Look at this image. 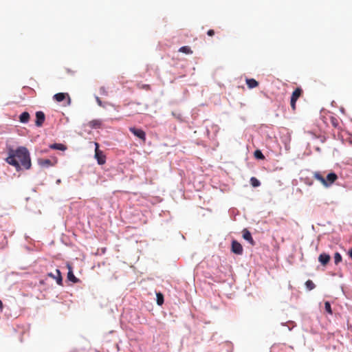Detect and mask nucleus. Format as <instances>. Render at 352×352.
I'll use <instances>...</instances> for the list:
<instances>
[{
	"mask_svg": "<svg viewBox=\"0 0 352 352\" xmlns=\"http://www.w3.org/2000/svg\"><path fill=\"white\" fill-rule=\"evenodd\" d=\"M6 161L14 166L17 170L21 169V165L27 170L30 169L32 165L30 152L25 146H19L16 149L10 147Z\"/></svg>",
	"mask_w": 352,
	"mask_h": 352,
	"instance_id": "f257e3e1",
	"label": "nucleus"
},
{
	"mask_svg": "<svg viewBox=\"0 0 352 352\" xmlns=\"http://www.w3.org/2000/svg\"><path fill=\"white\" fill-rule=\"evenodd\" d=\"M314 177L319 181L324 187L329 188L338 179V175L334 172H331L327 174L326 178L324 177L318 171L313 173Z\"/></svg>",
	"mask_w": 352,
	"mask_h": 352,
	"instance_id": "f03ea898",
	"label": "nucleus"
},
{
	"mask_svg": "<svg viewBox=\"0 0 352 352\" xmlns=\"http://www.w3.org/2000/svg\"><path fill=\"white\" fill-rule=\"evenodd\" d=\"M301 92H302V90L300 88L296 89L292 92V94L291 96L290 104H291V107H292V109H294V110L296 108V102L297 100L298 99V98L300 96Z\"/></svg>",
	"mask_w": 352,
	"mask_h": 352,
	"instance_id": "7ed1b4c3",
	"label": "nucleus"
},
{
	"mask_svg": "<svg viewBox=\"0 0 352 352\" xmlns=\"http://www.w3.org/2000/svg\"><path fill=\"white\" fill-rule=\"evenodd\" d=\"M129 131L136 137L142 140L143 142L146 140V133L141 129L135 127H130Z\"/></svg>",
	"mask_w": 352,
	"mask_h": 352,
	"instance_id": "20e7f679",
	"label": "nucleus"
},
{
	"mask_svg": "<svg viewBox=\"0 0 352 352\" xmlns=\"http://www.w3.org/2000/svg\"><path fill=\"white\" fill-rule=\"evenodd\" d=\"M232 252L236 254L241 255L243 254V247L238 241L233 240L231 244Z\"/></svg>",
	"mask_w": 352,
	"mask_h": 352,
	"instance_id": "39448f33",
	"label": "nucleus"
},
{
	"mask_svg": "<svg viewBox=\"0 0 352 352\" xmlns=\"http://www.w3.org/2000/svg\"><path fill=\"white\" fill-rule=\"evenodd\" d=\"M47 276L55 279L56 281V283L58 285H63V278L61 275V272L58 269L56 270V274H54L52 272H50L47 274Z\"/></svg>",
	"mask_w": 352,
	"mask_h": 352,
	"instance_id": "423d86ee",
	"label": "nucleus"
},
{
	"mask_svg": "<svg viewBox=\"0 0 352 352\" xmlns=\"http://www.w3.org/2000/svg\"><path fill=\"white\" fill-rule=\"evenodd\" d=\"M45 116L43 111H36V120L35 124L36 126H41L45 121Z\"/></svg>",
	"mask_w": 352,
	"mask_h": 352,
	"instance_id": "0eeeda50",
	"label": "nucleus"
},
{
	"mask_svg": "<svg viewBox=\"0 0 352 352\" xmlns=\"http://www.w3.org/2000/svg\"><path fill=\"white\" fill-rule=\"evenodd\" d=\"M243 238L247 241L249 243H250L251 245H254V241L253 240V238L252 236V234L251 232L248 230L246 228H245L243 230Z\"/></svg>",
	"mask_w": 352,
	"mask_h": 352,
	"instance_id": "6e6552de",
	"label": "nucleus"
},
{
	"mask_svg": "<svg viewBox=\"0 0 352 352\" xmlns=\"http://www.w3.org/2000/svg\"><path fill=\"white\" fill-rule=\"evenodd\" d=\"M38 164L41 167H50L54 166V163L50 159H38Z\"/></svg>",
	"mask_w": 352,
	"mask_h": 352,
	"instance_id": "1a4fd4ad",
	"label": "nucleus"
},
{
	"mask_svg": "<svg viewBox=\"0 0 352 352\" xmlns=\"http://www.w3.org/2000/svg\"><path fill=\"white\" fill-rule=\"evenodd\" d=\"M318 261L322 265H326L330 261V256L323 252L319 255Z\"/></svg>",
	"mask_w": 352,
	"mask_h": 352,
	"instance_id": "9d476101",
	"label": "nucleus"
},
{
	"mask_svg": "<svg viewBox=\"0 0 352 352\" xmlns=\"http://www.w3.org/2000/svg\"><path fill=\"white\" fill-rule=\"evenodd\" d=\"M95 157L97 160L98 164H104L106 162L105 156L102 154V152L97 149L96 150Z\"/></svg>",
	"mask_w": 352,
	"mask_h": 352,
	"instance_id": "9b49d317",
	"label": "nucleus"
},
{
	"mask_svg": "<svg viewBox=\"0 0 352 352\" xmlns=\"http://www.w3.org/2000/svg\"><path fill=\"white\" fill-rule=\"evenodd\" d=\"M66 96H67V98H68V104H69L70 103V98L69 97L67 94L58 93V94H54L53 98L57 102H62L65 99Z\"/></svg>",
	"mask_w": 352,
	"mask_h": 352,
	"instance_id": "f8f14e48",
	"label": "nucleus"
},
{
	"mask_svg": "<svg viewBox=\"0 0 352 352\" xmlns=\"http://www.w3.org/2000/svg\"><path fill=\"white\" fill-rule=\"evenodd\" d=\"M67 279L74 283H78L79 281V279L77 278L74 276V274L72 272V267L70 266H69V271L67 273Z\"/></svg>",
	"mask_w": 352,
	"mask_h": 352,
	"instance_id": "ddd939ff",
	"label": "nucleus"
},
{
	"mask_svg": "<svg viewBox=\"0 0 352 352\" xmlns=\"http://www.w3.org/2000/svg\"><path fill=\"white\" fill-rule=\"evenodd\" d=\"M49 148L51 149H55V150H59V151H65L67 149V147L60 143H54L52 144L49 146Z\"/></svg>",
	"mask_w": 352,
	"mask_h": 352,
	"instance_id": "4468645a",
	"label": "nucleus"
},
{
	"mask_svg": "<svg viewBox=\"0 0 352 352\" xmlns=\"http://www.w3.org/2000/svg\"><path fill=\"white\" fill-rule=\"evenodd\" d=\"M30 119V114L27 111L23 112L19 116V120L21 123H27Z\"/></svg>",
	"mask_w": 352,
	"mask_h": 352,
	"instance_id": "2eb2a0df",
	"label": "nucleus"
},
{
	"mask_svg": "<svg viewBox=\"0 0 352 352\" xmlns=\"http://www.w3.org/2000/svg\"><path fill=\"white\" fill-rule=\"evenodd\" d=\"M246 84L249 88L252 89L258 86V82L254 78L246 79Z\"/></svg>",
	"mask_w": 352,
	"mask_h": 352,
	"instance_id": "dca6fc26",
	"label": "nucleus"
},
{
	"mask_svg": "<svg viewBox=\"0 0 352 352\" xmlns=\"http://www.w3.org/2000/svg\"><path fill=\"white\" fill-rule=\"evenodd\" d=\"M156 300L157 304L160 306L162 305L164 303V296L162 293L157 292L156 293Z\"/></svg>",
	"mask_w": 352,
	"mask_h": 352,
	"instance_id": "f3484780",
	"label": "nucleus"
},
{
	"mask_svg": "<svg viewBox=\"0 0 352 352\" xmlns=\"http://www.w3.org/2000/svg\"><path fill=\"white\" fill-rule=\"evenodd\" d=\"M250 184L253 187H258L261 185L260 181L254 177L250 178Z\"/></svg>",
	"mask_w": 352,
	"mask_h": 352,
	"instance_id": "a211bd4d",
	"label": "nucleus"
},
{
	"mask_svg": "<svg viewBox=\"0 0 352 352\" xmlns=\"http://www.w3.org/2000/svg\"><path fill=\"white\" fill-rule=\"evenodd\" d=\"M305 286L309 291H311L316 287V285L311 280H308L305 282Z\"/></svg>",
	"mask_w": 352,
	"mask_h": 352,
	"instance_id": "6ab92c4d",
	"label": "nucleus"
},
{
	"mask_svg": "<svg viewBox=\"0 0 352 352\" xmlns=\"http://www.w3.org/2000/svg\"><path fill=\"white\" fill-rule=\"evenodd\" d=\"M179 52H183L187 54H192V52L188 46H182L179 49Z\"/></svg>",
	"mask_w": 352,
	"mask_h": 352,
	"instance_id": "aec40b11",
	"label": "nucleus"
},
{
	"mask_svg": "<svg viewBox=\"0 0 352 352\" xmlns=\"http://www.w3.org/2000/svg\"><path fill=\"white\" fill-rule=\"evenodd\" d=\"M334 263L336 265H338L342 261V256L339 252H336L334 254Z\"/></svg>",
	"mask_w": 352,
	"mask_h": 352,
	"instance_id": "412c9836",
	"label": "nucleus"
},
{
	"mask_svg": "<svg viewBox=\"0 0 352 352\" xmlns=\"http://www.w3.org/2000/svg\"><path fill=\"white\" fill-rule=\"evenodd\" d=\"M254 157L258 160H263L265 158L264 155L260 150H256L254 151Z\"/></svg>",
	"mask_w": 352,
	"mask_h": 352,
	"instance_id": "4be33fe9",
	"label": "nucleus"
},
{
	"mask_svg": "<svg viewBox=\"0 0 352 352\" xmlns=\"http://www.w3.org/2000/svg\"><path fill=\"white\" fill-rule=\"evenodd\" d=\"M324 309L328 314H332L331 306L329 301L324 302Z\"/></svg>",
	"mask_w": 352,
	"mask_h": 352,
	"instance_id": "5701e85b",
	"label": "nucleus"
},
{
	"mask_svg": "<svg viewBox=\"0 0 352 352\" xmlns=\"http://www.w3.org/2000/svg\"><path fill=\"white\" fill-rule=\"evenodd\" d=\"M100 94L101 95H103V96H107V91L106 90L105 87H101L100 88Z\"/></svg>",
	"mask_w": 352,
	"mask_h": 352,
	"instance_id": "b1692460",
	"label": "nucleus"
},
{
	"mask_svg": "<svg viewBox=\"0 0 352 352\" xmlns=\"http://www.w3.org/2000/svg\"><path fill=\"white\" fill-rule=\"evenodd\" d=\"M98 122L96 120H92L89 122V126L92 128H97L98 127Z\"/></svg>",
	"mask_w": 352,
	"mask_h": 352,
	"instance_id": "393cba45",
	"label": "nucleus"
},
{
	"mask_svg": "<svg viewBox=\"0 0 352 352\" xmlns=\"http://www.w3.org/2000/svg\"><path fill=\"white\" fill-rule=\"evenodd\" d=\"M331 124L334 127H337L339 124L338 120L336 118L331 119Z\"/></svg>",
	"mask_w": 352,
	"mask_h": 352,
	"instance_id": "a878e982",
	"label": "nucleus"
},
{
	"mask_svg": "<svg viewBox=\"0 0 352 352\" xmlns=\"http://www.w3.org/2000/svg\"><path fill=\"white\" fill-rule=\"evenodd\" d=\"M96 100L98 103V104L100 107H103L102 105V102L101 101V100L100 99V98L98 96H96Z\"/></svg>",
	"mask_w": 352,
	"mask_h": 352,
	"instance_id": "bb28decb",
	"label": "nucleus"
},
{
	"mask_svg": "<svg viewBox=\"0 0 352 352\" xmlns=\"http://www.w3.org/2000/svg\"><path fill=\"white\" fill-rule=\"evenodd\" d=\"M207 34L210 36H213L214 34V31L213 30H209Z\"/></svg>",
	"mask_w": 352,
	"mask_h": 352,
	"instance_id": "cd10ccee",
	"label": "nucleus"
},
{
	"mask_svg": "<svg viewBox=\"0 0 352 352\" xmlns=\"http://www.w3.org/2000/svg\"><path fill=\"white\" fill-rule=\"evenodd\" d=\"M349 256L352 259V248L349 250Z\"/></svg>",
	"mask_w": 352,
	"mask_h": 352,
	"instance_id": "c85d7f7f",
	"label": "nucleus"
},
{
	"mask_svg": "<svg viewBox=\"0 0 352 352\" xmlns=\"http://www.w3.org/2000/svg\"><path fill=\"white\" fill-rule=\"evenodd\" d=\"M41 152L42 153H47V149L42 150Z\"/></svg>",
	"mask_w": 352,
	"mask_h": 352,
	"instance_id": "c756f323",
	"label": "nucleus"
},
{
	"mask_svg": "<svg viewBox=\"0 0 352 352\" xmlns=\"http://www.w3.org/2000/svg\"><path fill=\"white\" fill-rule=\"evenodd\" d=\"M2 307H3V303H2L1 300H0V308H2Z\"/></svg>",
	"mask_w": 352,
	"mask_h": 352,
	"instance_id": "7c9ffc66",
	"label": "nucleus"
},
{
	"mask_svg": "<svg viewBox=\"0 0 352 352\" xmlns=\"http://www.w3.org/2000/svg\"><path fill=\"white\" fill-rule=\"evenodd\" d=\"M281 324H282L283 326H286V325H287V323L282 322V323H281Z\"/></svg>",
	"mask_w": 352,
	"mask_h": 352,
	"instance_id": "2f4dec72",
	"label": "nucleus"
},
{
	"mask_svg": "<svg viewBox=\"0 0 352 352\" xmlns=\"http://www.w3.org/2000/svg\"><path fill=\"white\" fill-rule=\"evenodd\" d=\"M60 182V179H58V180L56 181V183H57V184H59Z\"/></svg>",
	"mask_w": 352,
	"mask_h": 352,
	"instance_id": "473e14b6",
	"label": "nucleus"
},
{
	"mask_svg": "<svg viewBox=\"0 0 352 352\" xmlns=\"http://www.w3.org/2000/svg\"><path fill=\"white\" fill-rule=\"evenodd\" d=\"M288 329H289V331H291L292 329V328L289 327Z\"/></svg>",
	"mask_w": 352,
	"mask_h": 352,
	"instance_id": "72a5a7b5",
	"label": "nucleus"
},
{
	"mask_svg": "<svg viewBox=\"0 0 352 352\" xmlns=\"http://www.w3.org/2000/svg\"><path fill=\"white\" fill-rule=\"evenodd\" d=\"M312 184H313L312 182H309L308 184H309V186H311V185H312Z\"/></svg>",
	"mask_w": 352,
	"mask_h": 352,
	"instance_id": "f704fd0d",
	"label": "nucleus"
}]
</instances>
